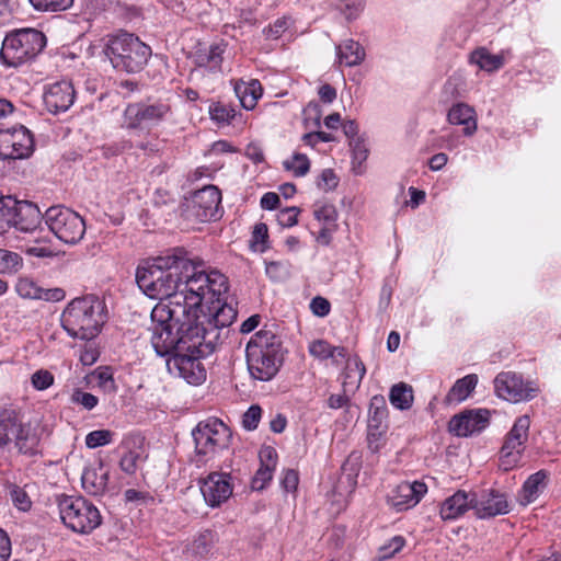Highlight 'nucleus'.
<instances>
[{"label": "nucleus", "instance_id": "a18cd8bd", "mask_svg": "<svg viewBox=\"0 0 561 561\" xmlns=\"http://www.w3.org/2000/svg\"><path fill=\"white\" fill-rule=\"evenodd\" d=\"M38 12H60L73 5V0H28Z\"/></svg>", "mask_w": 561, "mask_h": 561}, {"label": "nucleus", "instance_id": "4d7b16f0", "mask_svg": "<svg viewBox=\"0 0 561 561\" xmlns=\"http://www.w3.org/2000/svg\"><path fill=\"white\" fill-rule=\"evenodd\" d=\"M31 383L36 390H46L54 383V375L46 369H39L32 375Z\"/></svg>", "mask_w": 561, "mask_h": 561}, {"label": "nucleus", "instance_id": "39448f33", "mask_svg": "<svg viewBox=\"0 0 561 561\" xmlns=\"http://www.w3.org/2000/svg\"><path fill=\"white\" fill-rule=\"evenodd\" d=\"M248 369L254 379L270 381L284 362L280 339L271 330L256 332L247 344Z\"/></svg>", "mask_w": 561, "mask_h": 561}, {"label": "nucleus", "instance_id": "aec40b11", "mask_svg": "<svg viewBox=\"0 0 561 561\" xmlns=\"http://www.w3.org/2000/svg\"><path fill=\"white\" fill-rule=\"evenodd\" d=\"M426 492L424 482H401L388 493L387 502L396 511L402 512L414 507Z\"/></svg>", "mask_w": 561, "mask_h": 561}, {"label": "nucleus", "instance_id": "f8f14e48", "mask_svg": "<svg viewBox=\"0 0 561 561\" xmlns=\"http://www.w3.org/2000/svg\"><path fill=\"white\" fill-rule=\"evenodd\" d=\"M44 221L49 230L67 244H77L85 233L83 218L62 205L49 207L44 214Z\"/></svg>", "mask_w": 561, "mask_h": 561}, {"label": "nucleus", "instance_id": "69168bd1", "mask_svg": "<svg viewBox=\"0 0 561 561\" xmlns=\"http://www.w3.org/2000/svg\"><path fill=\"white\" fill-rule=\"evenodd\" d=\"M310 309L314 316L323 318L330 313L331 304L327 298L317 296L312 298Z\"/></svg>", "mask_w": 561, "mask_h": 561}, {"label": "nucleus", "instance_id": "6e6552de", "mask_svg": "<svg viewBox=\"0 0 561 561\" xmlns=\"http://www.w3.org/2000/svg\"><path fill=\"white\" fill-rule=\"evenodd\" d=\"M188 350H178L167 359V367L171 374L178 375L191 385H199L206 380V369L201 358L207 357L216 350V335L209 333L206 340L198 335L196 342L186 344Z\"/></svg>", "mask_w": 561, "mask_h": 561}, {"label": "nucleus", "instance_id": "473e14b6", "mask_svg": "<svg viewBox=\"0 0 561 561\" xmlns=\"http://www.w3.org/2000/svg\"><path fill=\"white\" fill-rule=\"evenodd\" d=\"M547 474L543 470L531 474L522 489V504L526 505L534 502L546 486Z\"/></svg>", "mask_w": 561, "mask_h": 561}, {"label": "nucleus", "instance_id": "a878e982", "mask_svg": "<svg viewBox=\"0 0 561 561\" xmlns=\"http://www.w3.org/2000/svg\"><path fill=\"white\" fill-rule=\"evenodd\" d=\"M219 540L218 534L213 529H203L191 542L188 552L197 561L209 559L215 551Z\"/></svg>", "mask_w": 561, "mask_h": 561}, {"label": "nucleus", "instance_id": "c756f323", "mask_svg": "<svg viewBox=\"0 0 561 561\" xmlns=\"http://www.w3.org/2000/svg\"><path fill=\"white\" fill-rule=\"evenodd\" d=\"M469 60L486 72H494L504 66L503 54L493 55L485 47L474 49Z\"/></svg>", "mask_w": 561, "mask_h": 561}, {"label": "nucleus", "instance_id": "9b49d317", "mask_svg": "<svg viewBox=\"0 0 561 561\" xmlns=\"http://www.w3.org/2000/svg\"><path fill=\"white\" fill-rule=\"evenodd\" d=\"M192 436L195 444V461L206 463L219 450L228 447L231 431L222 421L209 417L194 427Z\"/></svg>", "mask_w": 561, "mask_h": 561}, {"label": "nucleus", "instance_id": "cd10ccee", "mask_svg": "<svg viewBox=\"0 0 561 561\" xmlns=\"http://www.w3.org/2000/svg\"><path fill=\"white\" fill-rule=\"evenodd\" d=\"M234 92L240 100L243 108L253 110L263 94V89L259 80L252 79L249 82H238Z\"/></svg>", "mask_w": 561, "mask_h": 561}, {"label": "nucleus", "instance_id": "4c0bfd02", "mask_svg": "<svg viewBox=\"0 0 561 561\" xmlns=\"http://www.w3.org/2000/svg\"><path fill=\"white\" fill-rule=\"evenodd\" d=\"M16 205V198L11 195L0 196V234H3L12 228L13 207Z\"/></svg>", "mask_w": 561, "mask_h": 561}, {"label": "nucleus", "instance_id": "58836bf2", "mask_svg": "<svg viewBox=\"0 0 561 561\" xmlns=\"http://www.w3.org/2000/svg\"><path fill=\"white\" fill-rule=\"evenodd\" d=\"M146 459L147 455L140 448L129 449L122 456L119 468L127 474H134L138 470L139 463Z\"/></svg>", "mask_w": 561, "mask_h": 561}, {"label": "nucleus", "instance_id": "37998d69", "mask_svg": "<svg viewBox=\"0 0 561 561\" xmlns=\"http://www.w3.org/2000/svg\"><path fill=\"white\" fill-rule=\"evenodd\" d=\"M42 287L31 277H20L15 285V291L24 299H41Z\"/></svg>", "mask_w": 561, "mask_h": 561}, {"label": "nucleus", "instance_id": "09e8293b", "mask_svg": "<svg viewBox=\"0 0 561 561\" xmlns=\"http://www.w3.org/2000/svg\"><path fill=\"white\" fill-rule=\"evenodd\" d=\"M114 433L110 430H96L85 436V445L89 448H98L108 445L113 440Z\"/></svg>", "mask_w": 561, "mask_h": 561}, {"label": "nucleus", "instance_id": "c85d7f7f", "mask_svg": "<svg viewBox=\"0 0 561 561\" xmlns=\"http://www.w3.org/2000/svg\"><path fill=\"white\" fill-rule=\"evenodd\" d=\"M335 49L339 62L347 67L357 66L365 59L364 47L354 39H346L337 45Z\"/></svg>", "mask_w": 561, "mask_h": 561}, {"label": "nucleus", "instance_id": "5fc2aeb1", "mask_svg": "<svg viewBox=\"0 0 561 561\" xmlns=\"http://www.w3.org/2000/svg\"><path fill=\"white\" fill-rule=\"evenodd\" d=\"M261 417H262L261 407L253 404L243 414L242 426L248 431H254L257 428Z\"/></svg>", "mask_w": 561, "mask_h": 561}, {"label": "nucleus", "instance_id": "f03ea898", "mask_svg": "<svg viewBox=\"0 0 561 561\" xmlns=\"http://www.w3.org/2000/svg\"><path fill=\"white\" fill-rule=\"evenodd\" d=\"M181 299L175 296L170 305H157L151 311L150 342L161 357L188 350L186 344L198 340V328L192 320L198 307H182Z\"/></svg>", "mask_w": 561, "mask_h": 561}, {"label": "nucleus", "instance_id": "f3484780", "mask_svg": "<svg viewBox=\"0 0 561 561\" xmlns=\"http://www.w3.org/2000/svg\"><path fill=\"white\" fill-rule=\"evenodd\" d=\"M221 193L215 185H206L193 193L188 209L199 221L215 220L218 217Z\"/></svg>", "mask_w": 561, "mask_h": 561}, {"label": "nucleus", "instance_id": "bf43d9fd", "mask_svg": "<svg viewBox=\"0 0 561 561\" xmlns=\"http://www.w3.org/2000/svg\"><path fill=\"white\" fill-rule=\"evenodd\" d=\"M71 402L80 404L87 410H92L98 405L99 399L90 392L76 389L71 394Z\"/></svg>", "mask_w": 561, "mask_h": 561}, {"label": "nucleus", "instance_id": "f257e3e1", "mask_svg": "<svg viewBox=\"0 0 561 561\" xmlns=\"http://www.w3.org/2000/svg\"><path fill=\"white\" fill-rule=\"evenodd\" d=\"M138 287L158 305H170L181 296L182 307H198L204 298L205 287L213 294L225 291L226 276L208 264L193 256L183 248H174L164 255L147 261L136 271Z\"/></svg>", "mask_w": 561, "mask_h": 561}, {"label": "nucleus", "instance_id": "9d476101", "mask_svg": "<svg viewBox=\"0 0 561 561\" xmlns=\"http://www.w3.org/2000/svg\"><path fill=\"white\" fill-rule=\"evenodd\" d=\"M60 518L78 534H90L102 524L99 508L83 496L61 495L57 500Z\"/></svg>", "mask_w": 561, "mask_h": 561}, {"label": "nucleus", "instance_id": "ea45409f", "mask_svg": "<svg viewBox=\"0 0 561 561\" xmlns=\"http://www.w3.org/2000/svg\"><path fill=\"white\" fill-rule=\"evenodd\" d=\"M23 266V260L16 252L0 249V274L12 275Z\"/></svg>", "mask_w": 561, "mask_h": 561}, {"label": "nucleus", "instance_id": "13d9d810", "mask_svg": "<svg viewBox=\"0 0 561 561\" xmlns=\"http://www.w3.org/2000/svg\"><path fill=\"white\" fill-rule=\"evenodd\" d=\"M273 469L260 467L251 481V488L256 491L265 489L273 478Z\"/></svg>", "mask_w": 561, "mask_h": 561}, {"label": "nucleus", "instance_id": "3c124183", "mask_svg": "<svg viewBox=\"0 0 561 561\" xmlns=\"http://www.w3.org/2000/svg\"><path fill=\"white\" fill-rule=\"evenodd\" d=\"M99 387L107 393H114L117 390L113 373L110 367L99 368L95 373Z\"/></svg>", "mask_w": 561, "mask_h": 561}, {"label": "nucleus", "instance_id": "8fccbe9b", "mask_svg": "<svg viewBox=\"0 0 561 561\" xmlns=\"http://www.w3.org/2000/svg\"><path fill=\"white\" fill-rule=\"evenodd\" d=\"M350 146L352 149V158H353V170L360 174V165L364 161H366L368 157V149L366 148L363 140L357 138L356 140L350 141Z\"/></svg>", "mask_w": 561, "mask_h": 561}, {"label": "nucleus", "instance_id": "20e7f679", "mask_svg": "<svg viewBox=\"0 0 561 561\" xmlns=\"http://www.w3.org/2000/svg\"><path fill=\"white\" fill-rule=\"evenodd\" d=\"M106 321L105 301L92 294L72 299L60 317L61 327L68 335L84 341L96 337Z\"/></svg>", "mask_w": 561, "mask_h": 561}, {"label": "nucleus", "instance_id": "393cba45", "mask_svg": "<svg viewBox=\"0 0 561 561\" xmlns=\"http://www.w3.org/2000/svg\"><path fill=\"white\" fill-rule=\"evenodd\" d=\"M469 510H473L472 492L458 490L440 504L439 515L443 520H455Z\"/></svg>", "mask_w": 561, "mask_h": 561}, {"label": "nucleus", "instance_id": "0e129e2a", "mask_svg": "<svg viewBox=\"0 0 561 561\" xmlns=\"http://www.w3.org/2000/svg\"><path fill=\"white\" fill-rule=\"evenodd\" d=\"M318 187L330 191L337 186L339 179L332 169H324L318 180Z\"/></svg>", "mask_w": 561, "mask_h": 561}, {"label": "nucleus", "instance_id": "052dcab7", "mask_svg": "<svg viewBox=\"0 0 561 561\" xmlns=\"http://www.w3.org/2000/svg\"><path fill=\"white\" fill-rule=\"evenodd\" d=\"M288 28V20L286 18L277 19L273 24H270L263 30L266 38L277 39Z\"/></svg>", "mask_w": 561, "mask_h": 561}, {"label": "nucleus", "instance_id": "f704fd0d", "mask_svg": "<svg viewBox=\"0 0 561 561\" xmlns=\"http://www.w3.org/2000/svg\"><path fill=\"white\" fill-rule=\"evenodd\" d=\"M224 48L220 45H210L206 49H199L195 55V64L198 67H205L216 70L222 62Z\"/></svg>", "mask_w": 561, "mask_h": 561}, {"label": "nucleus", "instance_id": "72a5a7b5", "mask_svg": "<svg viewBox=\"0 0 561 561\" xmlns=\"http://www.w3.org/2000/svg\"><path fill=\"white\" fill-rule=\"evenodd\" d=\"M365 374L366 367L358 355L348 358L343 374V388L346 389L347 386H354L357 389Z\"/></svg>", "mask_w": 561, "mask_h": 561}, {"label": "nucleus", "instance_id": "2eb2a0df", "mask_svg": "<svg viewBox=\"0 0 561 561\" xmlns=\"http://www.w3.org/2000/svg\"><path fill=\"white\" fill-rule=\"evenodd\" d=\"M494 390L499 398L511 402L529 401L540 391L536 382L524 381L520 375L512 371H503L495 377Z\"/></svg>", "mask_w": 561, "mask_h": 561}, {"label": "nucleus", "instance_id": "e433bc0d", "mask_svg": "<svg viewBox=\"0 0 561 561\" xmlns=\"http://www.w3.org/2000/svg\"><path fill=\"white\" fill-rule=\"evenodd\" d=\"M312 207L313 216L318 221L328 226H337V211L333 204L325 201H318Z\"/></svg>", "mask_w": 561, "mask_h": 561}, {"label": "nucleus", "instance_id": "4be33fe9", "mask_svg": "<svg viewBox=\"0 0 561 561\" xmlns=\"http://www.w3.org/2000/svg\"><path fill=\"white\" fill-rule=\"evenodd\" d=\"M76 91L70 81L61 80L49 84L44 93V103L48 112H66L73 104Z\"/></svg>", "mask_w": 561, "mask_h": 561}, {"label": "nucleus", "instance_id": "774afa93", "mask_svg": "<svg viewBox=\"0 0 561 561\" xmlns=\"http://www.w3.org/2000/svg\"><path fill=\"white\" fill-rule=\"evenodd\" d=\"M280 483L286 492H295L299 483L298 472L294 469L285 470Z\"/></svg>", "mask_w": 561, "mask_h": 561}, {"label": "nucleus", "instance_id": "c9c22d12", "mask_svg": "<svg viewBox=\"0 0 561 561\" xmlns=\"http://www.w3.org/2000/svg\"><path fill=\"white\" fill-rule=\"evenodd\" d=\"M390 403L399 410H409L413 403V389L410 385L399 382L389 392Z\"/></svg>", "mask_w": 561, "mask_h": 561}, {"label": "nucleus", "instance_id": "2f4dec72", "mask_svg": "<svg viewBox=\"0 0 561 561\" xmlns=\"http://www.w3.org/2000/svg\"><path fill=\"white\" fill-rule=\"evenodd\" d=\"M388 408L383 396L377 394L370 399L368 426L370 430H382L386 427Z\"/></svg>", "mask_w": 561, "mask_h": 561}, {"label": "nucleus", "instance_id": "338daca9", "mask_svg": "<svg viewBox=\"0 0 561 561\" xmlns=\"http://www.w3.org/2000/svg\"><path fill=\"white\" fill-rule=\"evenodd\" d=\"M26 254L35 257H53L55 255L54 251L49 245L45 242L36 239V244L30 245L25 249Z\"/></svg>", "mask_w": 561, "mask_h": 561}, {"label": "nucleus", "instance_id": "ddd939ff", "mask_svg": "<svg viewBox=\"0 0 561 561\" xmlns=\"http://www.w3.org/2000/svg\"><path fill=\"white\" fill-rule=\"evenodd\" d=\"M171 114L168 102H137L128 104L124 111V126L130 130L148 131L165 121Z\"/></svg>", "mask_w": 561, "mask_h": 561}, {"label": "nucleus", "instance_id": "1a4fd4ad", "mask_svg": "<svg viewBox=\"0 0 561 561\" xmlns=\"http://www.w3.org/2000/svg\"><path fill=\"white\" fill-rule=\"evenodd\" d=\"M46 45L45 35L35 28H20L5 35L0 60L9 68H18L37 56Z\"/></svg>", "mask_w": 561, "mask_h": 561}, {"label": "nucleus", "instance_id": "603ef678", "mask_svg": "<svg viewBox=\"0 0 561 561\" xmlns=\"http://www.w3.org/2000/svg\"><path fill=\"white\" fill-rule=\"evenodd\" d=\"M10 496L16 508L26 512L31 508L32 502L27 493L16 484L10 486Z\"/></svg>", "mask_w": 561, "mask_h": 561}, {"label": "nucleus", "instance_id": "a19ab883", "mask_svg": "<svg viewBox=\"0 0 561 561\" xmlns=\"http://www.w3.org/2000/svg\"><path fill=\"white\" fill-rule=\"evenodd\" d=\"M405 538L403 536H394L378 548L375 561H385L393 558L405 546Z\"/></svg>", "mask_w": 561, "mask_h": 561}, {"label": "nucleus", "instance_id": "7c9ffc66", "mask_svg": "<svg viewBox=\"0 0 561 561\" xmlns=\"http://www.w3.org/2000/svg\"><path fill=\"white\" fill-rule=\"evenodd\" d=\"M478 383V376L476 374H469L460 379H458L454 386L450 388L446 396V401L448 403L453 402H462L466 400L471 392L474 390Z\"/></svg>", "mask_w": 561, "mask_h": 561}, {"label": "nucleus", "instance_id": "49530a36", "mask_svg": "<svg viewBox=\"0 0 561 561\" xmlns=\"http://www.w3.org/2000/svg\"><path fill=\"white\" fill-rule=\"evenodd\" d=\"M287 171H291L295 176H305L310 170V161L304 153H295L291 159L283 162Z\"/></svg>", "mask_w": 561, "mask_h": 561}, {"label": "nucleus", "instance_id": "79ce46f5", "mask_svg": "<svg viewBox=\"0 0 561 561\" xmlns=\"http://www.w3.org/2000/svg\"><path fill=\"white\" fill-rule=\"evenodd\" d=\"M250 248L253 251H259L261 253L265 252L270 248L268 228L266 224H255L250 239Z\"/></svg>", "mask_w": 561, "mask_h": 561}, {"label": "nucleus", "instance_id": "6e6d98bb", "mask_svg": "<svg viewBox=\"0 0 561 561\" xmlns=\"http://www.w3.org/2000/svg\"><path fill=\"white\" fill-rule=\"evenodd\" d=\"M339 9L345 14L347 20L355 19L363 11L365 0H337Z\"/></svg>", "mask_w": 561, "mask_h": 561}, {"label": "nucleus", "instance_id": "e2e57ef3", "mask_svg": "<svg viewBox=\"0 0 561 561\" xmlns=\"http://www.w3.org/2000/svg\"><path fill=\"white\" fill-rule=\"evenodd\" d=\"M124 499L127 503H136V504H148L154 501L153 496H151L148 492H141L135 489H127L124 492Z\"/></svg>", "mask_w": 561, "mask_h": 561}, {"label": "nucleus", "instance_id": "4468645a", "mask_svg": "<svg viewBox=\"0 0 561 561\" xmlns=\"http://www.w3.org/2000/svg\"><path fill=\"white\" fill-rule=\"evenodd\" d=\"M34 137L23 125L0 127V159H25L34 151Z\"/></svg>", "mask_w": 561, "mask_h": 561}, {"label": "nucleus", "instance_id": "412c9836", "mask_svg": "<svg viewBox=\"0 0 561 561\" xmlns=\"http://www.w3.org/2000/svg\"><path fill=\"white\" fill-rule=\"evenodd\" d=\"M201 492L205 502L211 507H218L232 494L230 476L226 473L211 472L201 484Z\"/></svg>", "mask_w": 561, "mask_h": 561}, {"label": "nucleus", "instance_id": "7ed1b4c3", "mask_svg": "<svg viewBox=\"0 0 561 561\" xmlns=\"http://www.w3.org/2000/svg\"><path fill=\"white\" fill-rule=\"evenodd\" d=\"M21 407L10 403L0 407V449L13 445L18 453L27 457L41 454L44 427L39 421H24Z\"/></svg>", "mask_w": 561, "mask_h": 561}, {"label": "nucleus", "instance_id": "de8ad7c7", "mask_svg": "<svg viewBox=\"0 0 561 561\" xmlns=\"http://www.w3.org/2000/svg\"><path fill=\"white\" fill-rule=\"evenodd\" d=\"M236 110L221 102L214 103L209 106L210 118L219 124H230L236 117Z\"/></svg>", "mask_w": 561, "mask_h": 561}, {"label": "nucleus", "instance_id": "680f3d73", "mask_svg": "<svg viewBox=\"0 0 561 561\" xmlns=\"http://www.w3.org/2000/svg\"><path fill=\"white\" fill-rule=\"evenodd\" d=\"M260 467H267L275 470L277 463V453L272 446H264L259 453Z\"/></svg>", "mask_w": 561, "mask_h": 561}, {"label": "nucleus", "instance_id": "b1692460", "mask_svg": "<svg viewBox=\"0 0 561 561\" xmlns=\"http://www.w3.org/2000/svg\"><path fill=\"white\" fill-rule=\"evenodd\" d=\"M110 470L102 461L87 467L81 476L83 490L93 496H101L107 490Z\"/></svg>", "mask_w": 561, "mask_h": 561}, {"label": "nucleus", "instance_id": "0eeeda50", "mask_svg": "<svg viewBox=\"0 0 561 561\" xmlns=\"http://www.w3.org/2000/svg\"><path fill=\"white\" fill-rule=\"evenodd\" d=\"M225 291L213 294L208 287L203 289V301L198 305L196 317H192L194 325L198 328V335L206 340L209 333L216 335V347L221 342V330L230 327L236 318L237 310L222 298L228 291V278L226 277Z\"/></svg>", "mask_w": 561, "mask_h": 561}, {"label": "nucleus", "instance_id": "bb28decb", "mask_svg": "<svg viewBox=\"0 0 561 561\" xmlns=\"http://www.w3.org/2000/svg\"><path fill=\"white\" fill-rule=\"evenodd\" d=\"M447 119L453 125H462L463 135L472 136L478 128L476 111L466 103H457L448 111Z\"/></svg>", "mask_w": 561, "mask_h": 561}, {"label": "nucleus", "instance_id": "5701e85b", "mask_svg": "<svg viewBox=\"0 0 561 561\" xmlns=\"http://www.w3.org/2000/svg\"><path fill=\"white\" fill-rule=\"evenodd\" d=\"M12 228L24 233H35L44 220V214L38 206L28 201L16 199L13 207Z\"/></svg>", "mask_w": 561, "mask_h": 561}, {"label": "nucleus", "instance_id": "6ab92c4d", "mask_svg": "<svg viewBox=\"0 0 561 561\" xmlns=\"http://www.w3.org/2000/svg\"><path fill=\"white\" fill-rule=\"evenodd\" d=\"M489 410H466L450 419L449 432L459 437H467L481 432L489 425Z\"/></svg>", "mask_w": 561, "mask_h": 561}, {"label": "nucleus", "instance_id": "864d4df0", "mask_svg": "<svg viewBox=\"0 0 561 561\" xmlns=\"http://www.w3.org/2000/svg\"><path fill=\"white\" fill-rule=\"evenodd\" d=\"M309 353L318 359L325 360L332 357V345L325 340H316L309 344Z\"/></svg>", "mask_w": 561, "mask_h": 561}, {"label": "nucleus", "instance_id": "dca6fc26", "mask_svg": "<svg viewBox=\"0 0 561 561\" xmlns=\"http://www.w3.org/2000/svg\"><path fill=\"white\" fill-rule=\"evenodd\" d=\"M530 419L528 415L518 416L510 432L506 434L501 448V463L505 470L515 467L520 460L528 439Z\"/></svg>", "mask_w": 561, "mask_h": 561}, {"label": "nucleus", "instance_id": "a211bd4d", "mask_svg": "<svg viewBox=\"0 0 561 561\" xmlns=\"http://www.w3.org/2000/svg\"><path fill=\"white\" fill-rule=\"evenodd\" d=\"M472 505L478 518L485 519L510 512V504L504 493L497 490L472 492Z\"/></svg>", "mask_w": 561, "mask_h": 561}, {"label": "nucleus", "instance_id": "c03bdc74", "mask_svg": "<svg viewBox=\"0 0 561 561\" xmlns=\"http://www.w3.org/2000/svg\"><path fill=\"white\" fill-rule=\"evenodd\" d=\"M290 263L288 261L265 262V273L273 282H282L290 275Z\"/></svg>", "mask_w": 561, "mask_h": 561}, {"label": "nucleus", "instance_id": "423d86ee", "mask_svg": "<svg viewBox=\"0 0 561 561\" xmlns=\"http://www.w3.org/2000/svg\"><path fill=\"white\" fill-rule=\"evenodd\" d=\"M103 53L115 70L137 73L147 65L151 48L133 33L119 30L104 37Z\"/></svg>", "mask_w": 561, "mask_h": 561}]
</instances>
